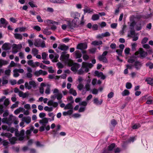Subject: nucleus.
<instances>
[{
  "mask_svg": "<svg viewBox=\"0 0 153 153\" xmlns=\"http://www.w3.org/2000/svg\"><path fill=\"white\" fill-rule=\"evenodd\" d=\"M103 44L102 41L100 40L99 41L95 40L92 42L91 44L94 46L99 45H102Z\"/></svg>",
  "mask_w": 153,
  "mask_h": 153,
  "instance_id": "21",
  "label": "nucleus"
},
{
  "mask_svg": "<svg viewBox=\"0 0 153 153\" xmlns=\"http://www.w3.org/2000/svg\"><path fill=\"white\" fill-rule=\"evenodd\" d=\"M73 112L72 110H70L67 111H64L63 113V115L64 116H65L67 115H70Z\"/></svg>",
  "mask_w": 153,
  "mask_h": 153,
  "instance_id": "34",
  "label": "nucleus"
},
{
  "mask_svg": "<svg viewBox=\"0 0 153 153\" xmlns=\"http://www.w3.org/2000/svg\"><path fill=\"white\" fill-rule=\"evenodd\" d=\"M44 22L45 23V24L49 25L50 24H57L58 23L56 22H54L53 21L50 20H47L44 21Z\"/></svg>",
  "mask_w": 153,
  "mask_h": 153,
  "instance_id": "23",
  "label": "nucleus"
},
{
  "mask_svg": "<svg viewBox=\"0 0 153 153\" xmlns=\"http://www.w3.org/2000/svg\"><path fill=\"white\" fill-rule=\"evenodd\" d=\"M31 131L30 130H27L26 131V138L27 139H29V136L30 135V134L31 133Z\"/></svg>",
  "mask_w": 153,
  "mask_h": 153,
  "instance_id": "42",
  "label": "nucleus"
},
{
  "mask_svg": "<svg viewBox=\"0 0 153 153\" xmlns=\"http://www.w3.org/2000/svg\"><path fill=\"white\" fill-rule=\"evenodd\" d=\"M39 123L42 124L43 125H45L44 124H47L48 122V120L46 118H44L42 120H40L39 122Z\"/></svg>",
  "mask_w": 153,
  "mask_h": 153,
  "instance_id": "26",
  "label": "nucleus"
},
{
  "mask_svg": "<svg viewBox=\"0 0 153 153\" xmlns=\"http://www.w3.org/2000/svg\"><path fill=\"white\" fill-rule=\"evenodd\" d=\"M43 33L44 34L47 35H50L51 33V31H49L48 29L47 28L43 30Z\"/></svg>",
  "mask_w": 153,
  "mask_h": 153,
  "instance_id": "35",
  "label": "nucleus"
},
{
  "mask_svg": "<svg viewBox=\"0 0 153 153\" xmlns=\"http://www.w3.org/2000/svg\"><path fill=\"white\" fill-rule=\"evenodd\" d=\"M69 65L72 66L71 68V71L74 72H76L77 70L80 67V65L76 63H74L72 61H70Z\"/></svg>",
  "mask_w": 153,
  "mask_h": 153,
  "instance_id": "3",
  "label": "nucleus"
},
{
  "mask_svg": "<svg viewBox=\"0 0 153 153\" xmlns=\"http://www.w3.org/2000/svg\"><path fill=\"white\" fill-rule=\"evenodd\" d=\"M94 103L97 105H99L101 104L102 102V100H99L97 98H94L93 100Z\"/></svg>",
  "mask_w": 153,
  "mask_h": 153,
  "instance_id": "20",
  "label": "nucleus"
},
{
  "mask_svg": "<svg viewBox=\"0 0 153 153\" xmlns=\"http://www.w3.org/2000/svg\"><path fill=\"white\" fill-rule=\"evenodd\" d=\"M129 94V91L127 90L126 89L122 93V95L123 96H125L128 95Z\"/></svg>",
  "mask_w": 153,
  "mask_h": 153,
  "instance_id": "36",
  "label": "nucleus"
},
{
  "mask_svg": "<svg viewBox=\"0 0 153 153\" xmlns=\"http://www.w3.org/2000/svg\"><path fill=\"white\" fill-rule=\"evenodd\" d=\"M89 82H87L85 85V87L83 89L82 91V94L83 95H84L87 91L90 90V86L89 84Z\"/></svg>",
  "mask_w": 153,
  "mask_h": 153,
  "instance_id": "13",
  "label": "nucleus"
},
{
  "mask_svg": "<svg viewBox=\"0 0 153 153\" xmlns=\"http://www.w3.org/2000/svg\"><path fill=\"white\" fill-rule=\"evenodd\" d=\"M99 18V16L97 14H94L92 16V19L93 21L98 20Z\"/></svg>",
  "mask_w": 153,
  "mask_h": 153,
  "instance_id": "37",
  "label": "nucleus"
},
{
  "mask_svg": "<svg viewBox=\"0 0 153 153\" xmlns=\"http://www.w3.org/2000/svg\"><path fill=\"white\" fill-rule=\"evenodd\" d=\"M22 121L25 122L27 124L30 123L31 121V118L30 117H24L22 118Z\"/></svg>",
  "mask_w": 153,
  "mask_h": 153,
  "instance_id": "22",
  "label": "nucleus"
},
{
  "mask_svg": "<svg viewBox=\"0 0 153 153\" xmlns=\"http://www.w3.org/2000/svg\"><path fill=\"white\" fill-rule=\"evenodd\" d=\"M2 143L3 146H5L9 144V142L5 140H4L2 141Z\"/></svg>",
  "mask_w": 153,
  "mask_h": 153,
  "instance_id": "62",
  "label": "nucleus"
},
{
  "mask_svg": "<svg viewBox=\"0 0 153 153\" xmlns=\"http://www.w3.org/2000/svg\"><path fill=\"white\" fill-rule=\"evenodd\" d=\"M68 46L65 44L59 45L58 47V48L61 51H65L68 49Z\"/></svg>",
  "mask_w": 153,
  "mask_h": 153,
  "instance_id": "18",
  "label": "nucleus"
},
{
  "mask_svg": "<svg viewBox=\"0 0 153 153\" xmlns=\"http://www.w3.org/2000/svg\"><path fill=\"white\" fill-rule=\"evenodd\" d=\"M74 53L76 58H79L81 57L82 55L79 51H76Z\"/></svg>",
  "mask_w": 153,
  "mask_h": 153,
  "instance_id": "28",
  "label": "nucleus"
},
{
  "mask_svg": "<svg viewBox=\"0 0 153 153\" xmlns=\"http://www.w3.org/2000/svg\"><path fill=\"white\" fill-rule=\"evenodd\" d=\"M87 48V45L86 43H81L78 44L76 48L77 49L81 50L86 49Z\"/></svg>",
  "mask_w": 153,
  "mask_h": 153,
  "instance_id": "10",
  "label": "nucleus"
},
{
  "mask_svg": "<svg viewBox=\"0 0 153 153\" xmlns=\"http://www.w3.org/2000/svg\"><path fill=\"white\" fill-rule=\"evenodd\" d=\"M139 54L140 55V57L143 58L146 57L148 54L147 52L144 51L142 48H140L139 50L136 52L135 53V54L136 55Z\"/></svg>",
  "mask_w": 153,
  "mask_h": 153,
  "instance_id": "6",
  "label": "nucleus"
},
{
  "mask_svg": "<svg viewBox=\"0 0 153 153\" xmlns=\"http://www.w3.org/2000/svg\"><path fill=\"white\" fill-rule=\"evenodd\" d=\"M0 62L1 65V67L3 65H5L7 64L8 63L7 61L6 60H0Z\"/></svg>",
  "mask_w": 153,
  "mask_h": 153,
  "instance_id": "43",
  "label": "nucleus"
},
{
  "mask_svg": "<svg viewBox=\"0 0 153 153\" xmlns=\"http://www.w3.org/2000/svg\"><path fill=\"white\" fill-rule=\"evenodd\" d=\"M115 146V144L114 143H112L111 145L109 146L108 147V149L109 151H111L112 150Z\"/></svg>",
  "mask_w": 153,
  "mask_h": 153,
  "instance_id": "44",
  "label": "nucleus"
},
{
  "mask_svg": "<svg viewBox=\"0 0 153 153\" xmlns=\"http://www.w3.org/2000/svg\"><path fill=\"white\" fill-rule=\"evenodd\" d=\"M69 55L68 54H65V53L62 52V53L60 57V59L63 61H68L69 64V61H71L68 59Z\"/></svg>",
  "mask_w": 153,
  "mask_h": 153,
  "instance_id": "8",
  "label": "nucleus"
},
{
  "mask_svg": "<svg viewBox=\"0 0 153 153\" xmlns=\"http://www.w3.org/2000/svg\"><path fill=\"white\" fill-rule=\"evenodd\" d=\"M51 85L49 84H47V88L45 90V93L47 94H49L50 93V88Z\"/></svg>",
  "mask_w": 153,
  "mask_h": 153,
  "instance_id": "33",
  "label": "nucleus"
},
{
  "mask_svg": "<svg viewBox=\"0 0 153 153\" xmlns=\"http://www.w3.org/2000/svg\"><path fill=\"white\" fill-rule=\"evenodd\" d=\"M81 68L77 71V74L79 75L83 74L84 72H87L89 68H91L93 65L91 63L83 62L82 63Z\"/></svg>",
  "mask_w": 153,
  "mask_h": 153,
  "instance_id": "1",
  "label": "nucleus"
},
{
  "mask_svg": "<svg viewBox=\"0 0 153 153\" xmlns=\"http://www.w3.org/2000/svg\"><path fill=\"white\" fill-rule=\"evenodd\" d=\"M56 96L57 99L58 100H60L62 97V94L61 93H58L57 95Z\"/></svg>",
  "mask_w": 153,
  "mask_h": 153,
  "instance_id": "53",
  "label": "nucleus"
},
{
  "mask_svg": "<svg viewBox=\"0 0 153 153\" xmlns=\"http://www.w3.org/2000/svg\"><path fill=\"white\" fill-rule=\"evenodd\" d=\"M32 53L34 56H36L38 53V51L36 48H33L32 50Z\"/></svg>",
  "mask_w": 153,
  "mask_h": 153,
  "instance_id": "39",
  "label": "nucleus"
},
{
  "mask_svg": "<svg viewBox=\"0 0 153 153\" xmlns=\"http://www.w3.org/2000/svg\"><path fill=\"white\" fill-rule=\"evenodd\" d=\"M11 71L10 69H8L5 71L4 73L5 75L9 76L10 75Z\"/></svg>",
  "mask_w": 153,
  "mask_h": 153,
  "instance_id": "52",
  "label": "nucleus"
},
{
  "mask_svg": "<svg viewBox=\"0 0 153 153\" xmlns=\"http://www.w3.org/2000/svg\"><path fill=\"white\" fill-rule=\"evenodd\" d=\"M37 86V85L35 81L31 80L29 82H26L25 84V86L26 89H30L32 88H35Z\"/></svg>",
  "mask_w": 153,
  "mask_h": 153,
  "instance_id": "2",
  "label": "nucleus"
},
{
  "mask_svg": "<svg viewBox=\"0 0 153 153\" xmlns=\"http://www.w3.org/2000/svg\"><path fill=\"white\" fill-rule=\"evenodd\" d=\"M8 24L7 22L4 18H1L0 19V27H6Z\"/></svg>",
  "mask_w": 153,
  "mask_h": 153,
  "instance_id": "12",
  "label": "nucleus"
},
{
  "mask_svg": "<svg viewBox=\"0 0 153 153\" xmlns=\"http://www.w3.org/2000/svg\"><path fill=\"white\" fill-rule=\"evenodd\" d=\"M148 40V38L147 37H145L143 39L141 43L143 44L146 43Z\"/></svg>",
  "mask_w": 153,
  "mask_h": 153,
  "instance_id": "61",
  "label": "nucleus"
},
{
  "mask_svg": "<svg viewBox=\"0 0 153 153\" xmlns=\"http://www.w3.org/2000/svg\"><path fill=\"white\" fill-rule=\"evenodd\" d=\"M10 104V101L8 99H6L4 102V105L6 106H8Z\"/></svg>",
  "mask_w": 153,
  "mask_h": 153,
  "instance_id": "49",
  "label": "nucleus"
},
{
  "mask_svg": "<svg viewBox=\"0 0 153 153\" xmlns=\"http://www.w3.org/2000/svg\"><path fill=\"white\" fill-rule=\"evenodd\" d=\"M47 105L49 106H52L54 108H56L58 106V103L56 102H54L52 100H50L48 102Z\"/></svg>",
  "mask_w": 153,
  "mask_h": 153,
  "instance_id": "16",
  "label": "nucleus"
},
{
  "mask_svg": "<svg viewBox=\"0 0 153 153\" xmlns=\"http://www.w3.org/2000/svg\"><path fill=\"white\" fill-rule=\"evenodd\" d=\"M96 50V48H92L89 50V51L92 53H94Z\"/></svg>",
  "mask_w": 153,
  "mask_h": 153,
  "instance_id": "63",
  "label": "nucleus"
},
{
  "mask_svg": "<svg viewBox=\"0 0 153 153\" xmlns=\"http://www.w3.org/2000/svg\"><path fill=\"white\" fill-rule=\"evenodd\" d=\"M108 53L107 51L104 52L102 55H100L98 57V59L100 61H101L104 63H107L108 62L107 59L106 57V56Z\"/></svg>",
  "mask_w": 153,
  "mask_h": 153,
  "instance_id": "4",
  "label": "nucleus"
},
{
  "mask_svg": "<svg viewBox=\"0 0 153 153\" xmlns=\"http://www.w3.org/2000/svg\"><path fill=\"white\" fill-rule=\"evenodd\" d=\"M92 93L93 94H97L98 93V90L97 89L94 88L92 90Z\"/></svg>",
  "mask_w": 153,
  "mask_h": 153,
  "instance_id": "64",
  "label": "nucleus"
},
{
  "mask_svg": "<svg viewBox=\"0 0 153 153\" xmlns=\"http://www.w3.org/2000/svg\"><path fill=\"white\" fill-rule=\"evenodd\" d=\"M13 76L14 77H18L19 76V73H22L24 72V70L23 69H15L13 71Z\"/></svg>",
  "mask_w": 153,
  "mask_h": 153,
  "instance_id": "9",
  "label": "nucleus"
},
{
  "mask_svg": "<svg viewBox=\"0 0 153 153\" xmlns=\"http://www.w3.org/2000/svg\"><path fill=\"white\" fill-rule=\"evenodd\" d=\"M27 64L28 65L33 67H35V65L33 64V60H29L27 62Z\"/></svg>",
  "mask_w": 153,
  "mask_h": 153,
  "instance_id": "47",
  "label": "nucleus"
},
{
  "mask_svg": "<svg viewBox=\"0 0 153 153\" xmlns=\"http://www.w3.org/2000/svg\"><path fill=\"white\" fill-rule=\"evenodd\" d=\"M126 27V25H123L122 30L120 31V34L121 35H123V34L124 33V30Z\"/></svg>",
  "mask_w": 153,
  "mask_h": 153,
  "instance_id": "57",
  "label": "nucleus"
},
{
  "mask_svg": "<svg viewBox=\"0 0 153 153\" xmlns=\"http://www.w3.org/2000/svg\"><path fill=\"white\" fill-rule=\"evenodd\" d=\"M42 59L45 60L46 59L47 54L45 52H43L42 53Z\"/></svg>",
  "mask_w": 153,
  "mask_h": 153,
  "instance_id": "59",
  "label": "nucleus"
},
{
  "mask_svg": "<svg viewBox=\"0 0 153 153\" xmlns=\"http://www.w3.org/2000/svg\"><path fill=\"white\" fill-rule=\"evenodd\" d=\"M36 18L38 22H43V20L41 19V16L39 15H37L36 16Z\"/></svg>",
  "mask_w": 153,
  "mask_h": 153,
  "instance_id": "60",
  "label": "nucleus"
},
{
  "mask_svg": "<svg viewBox=\"0 0 153 153\" xmlns=\"http://www.w3.org/2000/svg\"><path fill=\"white\" fill-rule=\"evenodd\" d=\"M142 65V64L141 63L139 62L136 61L135 62L134 66L135 68L137 69H140Z\"/></svg>",
  "mask_w": 153,
  "mask_h": 153,
  "instance_id": "27",
  "label": "nucleus"
},
{
  "mask_svg": "<svg viewBox=\"0 0 153 153\" xmlns=\"http://www.w3.org/2000/svg\"><path fill=\"white\" fill-rule=\"evenodd\" d=\"M130 51V49L129 48H126L124 50V52L126 54H128Z\"/></svg>",
  "mask_w": 153,
  "mask_h": 153,
  "instance_id": "58",
  "label": "nucleus"
},
{
  "mask_svg": "<svg viewBox=\"0 0 153 153\" xmlns=\"http://www.w3.org/2000/svg\"><path fill=\"white\" fill-rule=\"evenodd\" d=\"M94 74L95 76L98 77H101L102 79H104L106 78L105 76L103 74L102 72H99L98 71H96L94 72Z\"/></svg>",
  "mask_w": 153,
  "mask_h": 153,
  "instance_id": "14",
  "label": "nucleus"
},
{
  "mask_svg": "<svg viewBox=\"0 0 153 153\" xmlns=\"http://www.w3.org/2000/svg\"><path fill=\"white\" fill-rule=\"evenodd\" d=\"M146 66L149 67L150 69L153 68V63H152L151 62H149L146 63Z\"/></svg>",
  "mask_w": 153,
  "mask_h": 153,
  "instance_id": "41",
  "label": "nucleus"
},
{
  "mask_svg": "<svg viewBox=\"0 0 153 153\" xmlns=\"http://www.w3.org/2000/svg\"><path fill=\"white\" fill-rule=\"evenodd\" d=\"M73 108V107L72 106L71 104L69 103L67 105H66L65 108H64V109L65 110L66 109H70V110H72Z\"/></svg>",
  "mask_w": 153,
  "mask_h": 153,
  "instance_id": "25",
  "label": "nucleus"
},
{
  "mask_svg": "<svg viewBox=\"0 0 153 153\" xmlns=\"http://www.w3.org/2000/svg\"><path fill=\"white\" fill-rule=\"evenodd\" d=\"M15 134L16 136L19 137V140L22 141L24 139L25 134V131L24 130H21L19 133L16 132Z\"/></svg>",
  "mask_w": 153,
  "mask_h": 153,
  "instance_id": "7",
  "label": "nucleus"
},
{
  "mask_svg": "<svg viewBox=\"0 0 153 153\" xmlns=\"http://www.w3.org/2000/svg\"><path fill=\"white\" fill-rule=\"evenodd\" d=\"M22 47V46L21 44L18 45L13 44V45L12 52L14 54L16 53L19 50H21Z\"/></svg>",
  "mask_w": 153,
  "mask_h": 153,
  "instance_id": "5",
  "label": "nucleus"
},
{
  "mask_svg": "<svg viewBox=\"0 0 153 153\" xmlns=\"http://www.w3.org/2000/svg\"><path fill=\"white\" fill-rule=\"evenodd\" d=\"M14 37L17 39L20 40H22V35L19 33H15L14 34Z\"/></svg>",
  "mask_w": 153,
  "mask_h": 153,
  "instance_id": "30",
  "label": "nucleus"
},
{
  "mask_svg": "<svg viewBox=\"0 0 153 153\" xmlns=\"http://www.w3.org/2000/svg\"><path fill=\"white\" fill-rule=\"evenodd\" d=\"M77 88L79 91H82L84 88V85L82 83H79L77 86Z\"/></svg>",
  "mask_w": 153,
  "mask_h": 153,
  "instance_id": "40",
  "label": "nucleus"
},
{
  "mask_svg": "<svg viewBox=\"0 0 153 153\" xmlns=\"http://www.w3.org/2000/svg\"><path fill=\"white\" fill-rule=\"evenodd\" d=\"M34 75L36 76H39L40 75L45 76L47 74V72L45 71H44L42 70L36 71L34 73Z\"/></svg>",
  "mask_w": 153,
  "mask_h": 153,
  "instance_id": "11",
  "label": "nucleus"
},
{
  "mask_svg": "<svg viewBox=\"0 0 153 153\" xmlns=\"http://www.w3.org/2000/svg\"><path fill=\"white\" fill-rule=\"evenodd\" d=\"M11 67H16L17 66V64L15 63L14 61H11L10 65H9Z\"/></svg>",
  "mask_w": 153,
  "mask_h": 153,
  "instance_id": "55",
  "label": "nucleus"
},
{
  "mask_svg": "<svg viewBox=\"0 0 153 153\" xmlns=\"http://www.w3.org/2000/svg\"><path fill=\"white\" fill-rule=\"evenodd\" d=\"M82 58L84 60H86L89 59V57L88 55L87 54H85L83 55Z\"/></svg>",
  "mask_w": 153,
  "mask_h": 153,
  "instance_id": "56",
  "label": "nucleus"
},
{
  "mask_svg": "<svg viewBox=\"0 0 153 153\" xmlns=\"http://www.w3.org/2000/svg\"><path fill=\"white\" fill-rule=\"evenodd\" d=\"M13 117L12 115H10V117L7 118V122H9V125H10L12 123V118Z\"/></svg>",
  "mask_w": 153,
  "mask_h": 153,
  "instance_id": "50",
  "label": "nucleus"
},
{
  "mask_svg": "<svg viewBox=\"0 0 153 153\" xmlns=\"http://www.w3.org/2000/svg\"><path fill=\"white\" fill-rule=\"evenodd\" d=\"M110 35V34L108 32H106L105 33H102V36H103V37L109 36Z\"/></svg>",
  "mask_w": 153,
  "mask_h": 153,
  "instance_id": "46",
  "label": "nucleus"
},
{
  "mask_svg": "<svg viewBox=\"0 0 153 153\" xmlns=\"http://www.w3.org/2000/svg\"><path fill=\"white\" fill-rule=\"evenodd\" d=\"M44 109L46 111L51 112L53 110V108L52 107L46 106L44 107Z\"/></svg>",
  "mask_w": 153,
  "mask_h": 153,
  "instance_id": "38",
  "label": "nucleus"
},
{
  "mask_svg": "<svg viewBox=\"0 0 153 153\" xmlns=\"http://www.w3.org/2000/svg\"><path fill=\"white\" fill-rule=\"evenodd\" d=\"M79 104L80 105H82L85 107L87 105V102L86 101H84L79 102Z\"/></svg>",
  "mask_w": 153,
  "mask_h": 153,
  "instance_id": "51",
  "label": "nucleus"
},
{
  "mask_svg": "<svg viewBox=\"0 0 153 153\" xmlns=\"http://www.w3.org/2000/svg\"><path fill=\"white\" fill-rule=\"evenodd\" d=\"M18 104L19 102H16L15 104L12 105L11 107V108L13 109L14 108L17 107L18 106Z\"/></svg>",
  "mask_w": 153,
  "mask_h": 153,
  "instance_id": "54",
  "label": "nucleus"
},
{
  "mask_svg": "<svg viewBox=\"0 0 153 153\" xmlns=\"http://www.w3.org/2000/svg\"><path fill=\"white\" fill-rule=\"evenodd\" d=\"M126 88L128 89H131L132 86L130 82H127L126 85Z\"/></svg>",
  "mask_w": 153,
  "mask_h": 153,
  "instance_id": "45",
  "label": "nucleus"
},
{
  "mask_svg": "<svg viewBox=\"0 0 153 153\" xmlns=\"http://www.w3.org/2000/svg\"><path fill=\"white\" fill-rule=\"evenodd\" d=\"M9 140L10 143L12 144H14L15 143L16 141L17 140L16 137H13L12 138H10L9 139Z\"/></svg>",
  "mask_w": 153,
  "mask_h": 153,
  "instance_id": "29",
  "label": "nucleus"
},
{
  "mask_svg": "<svg viewBox=\"0 0 153 153\" xmlns=\"http://www.w3.org/2000/svg\"><path fill=\"white\" fill-rule=\"evenodd\" d=\"M79 24V20L74 19L72 21L71 24L70 25V27L71 28L75 27L78 26Z\"/></svg>",
  "mask_w": 153,
  "mask_h": 153,
  "instance_id": "15",
  "label": "nucleus"
},
{
  "mask_svg": "<svg viewBox=\"0 0 153 153\" xmlns=\"http://www.w3.org/2000/svg\"><path fill=\"white\" fill-rule=\"evenodd\" d=\"M71 16L74 18V19L79 20L80 17V14L77 12H72L71 13Z\"/></svg>",
  "mask_w": 153,
  "mask_h": 153,
  "instance_id": "17",
  "label": "nucleus"
},
{
  "mask_svg": "<svg viewBox=\"0 0 153 153\" xmlns=\"http://www.w3.org/2000/svg\"><path fill=\"white\" fill-rule=\"evenodd\" d=\"M10 44L7 43H5L4 44L2 47V49L5 50H9L10 49Z\"/></svg>",
  "mask_w": 153,
  "mask_h": 153,
  "instance_id": "19",
  "label": "nucleus"
},
{
  "mask_svg": "<svg viewBox=\"0 0 153 153\" xmlns=\"http://www.w3.org/2000/svg\"><path fill=\"white\" fill-rule=\"evenodd\" d=\"M1 135L2 137H6L9 138H10L12 136V134L9 133H2Z\"/></svg>",
  "mask_w": 153,
  "mask_h": 153,
  "instance_id": "24",
  "label": "nucleus"
},
{
  "mask_svg": "<svg viewBox=\"0 0 153 153\" xmlns=\"http://www.w3.org/2000/svg\"><path fill=\"white\" fill-rule=\"evenodd\" d=\"M140 124H137L134 125L132 126V128L133 129H136L139 128L140 127Z\"/></svg>",
  "mask_w": 153,
  "mask_h": 153,
  "instance_id": "48",
  "label": "nucleus"
},
{
  "mask_svg": "<svg viewBox=\"0 0 153 153\" xmlns=\"http://www.w3.org/2000/svg\"><path fill=\"white\" fill-rule=\"evenodd\" d=\"M69 93L74 96H76L77 95V93L75 90L73 88H70L69 91Z\"/></svg>",
  "mask_w": 153,
  "mask_h": 153,
  "instance_id": "32",
  "label": "nucleus"
},
{
  "mask_svg": "<svg viewBox=\"0 0 153 153\" xmlns=\"http://www.w3.org/2000/svg\"><path fill=\"white\" fill-rule=\"evenodd\" d=\"M145 81L147 82L148 84L152 85H153V79L148 78L146 79Z\"/></svg>",
  "mask_w": 153,
  "mask_h": 153,
  "instance_id": "31",
  "label": "nucleus"
}]
</instances>
